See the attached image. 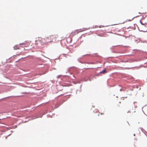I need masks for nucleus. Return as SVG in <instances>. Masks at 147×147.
Here are the masks:
<instances>
[{
  "label": "nucleus",
  "instance_id": "f257e3e1",
  "mask_svg": "<svg viewBox=\"0 0 147 147\" xmlns=\"http://www.w3.org/2000/svg\"><path fill=\"white\" fill-rule=\"evenodd\" d=\"M57 37V36L56 35H51L49 36H46L43 39L41 40V44H43L46 43L51 42L53 41V40L56 41V39Z\"/></svg>",
  "mask_w": 147,
  "mask_h": 147
},
{
  "label": "nucleus",
  "instance_id": "f03ea898",
  "mask_svg": "<svg viewBox=\"0 0 147 147\" xmlns=\"http://www.w3.org/2000/svg\"><path fill=\"white\" fill-rule=\"evenodd\" d=\"M141 25L140 26V27L141 29V31L146 32V30L144 28H146V27L144 26V24L142 23L141 21H140Z\"/></svg>",
  "mask_w": 147,
  "mask_h": 147
},
{
  "label": "nucleus",
  "instance_id": "7ed1b4c3",
  "mask_svg": "<svg viewBox=\"0 0 147 147\" xmlns=\"http://www.w3.org/2000/svg\"><path fill=\"white\" fill-rule=\"evenodd\" d=\"M81 31H79L78 30H75L74 32H72L71 34H74V35H75L78 34L79 32H81Z\"/></svg>",
  "mask_w": 147,
  "mask_h": 147
},
{
  "label": "nucleus",
  "instance_id": "20e7f679",
  "mask_svg": "<svg viewBox=\"0 0 147 147\" xmlns=\"http://www.w3.org/2000/svg\"><path fill=\"white\" fill-rule=\"evenodd\" d=\"M106 72V69H105L103 70L100 72V74H105Z\"/></svg>",
  "mask_w": 147,
  "mask_h": 147
},
{
  "label": "nucleus",
  "instance_id": "39448f33",
  "mask_svg": "<svg viewBox=\"0 0 147 147\" xmlns=\"http://www.w3.org/2000/svg\"><path fill=\"white\" fill-rule=\"evenodd\" d=\"M133 19V18H132L131 20H129V21H131Z\"/></svg>",
  "mask_w": 147,
  "mask_h": 147
},
{
  "label": "nucleus",
  "instance_id": "423d86ee",
  "mask_svg": "<svg viewBox=\"0 0 147 147\" xmlns=\"http://www.w3.org/2000/svg\"><path fill=\"white\" fill-rule=\"evenodd\" d=\"M102 27V26H99V27L100 28H101Z\"/></svg>",
  "mask_w": 147,
  "mask_h": 147
},
{
  "label": "nucleus",
  "instance_id": "0eeeda50",
  "mask_svg": "<svg viewBox=\"0 0 147 147\" xmlns=\"http://www.w3.org/2000/svg\"><path fill=\"white\" fill-rule=\"evenodd\" d=\"M101 115H102V114H103V113H101Z\"/></svg>",
  "mask_w": 147,
  "mask_h": 147
},
{
  "label": "nucleus",
  "instance_id": "6e6552de",
  "mask_svg": "<svg viewBox=\"0 0 147 147\" xmlns=\"http://www.w3.org/2000/svg\"><path fill=\"white\" fill-rule=\"evenodd\" d=\"M134 136H135V134H134Z\"/></svg>",
  "mask_w": 147,
  "mask_h": 147
}]
</instances>
